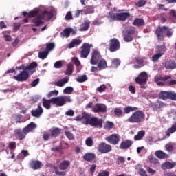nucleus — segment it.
Segmentation results:
<instances>
[{
    "mask_svg": "<svg viewBox=\"0 0 176 176\" xmlns=\"http://www.w3.org/2000/svg\"><path fill=\"white\" fill-rule=\"evenodd\" d=\"M82 41L78 38H74L72 41L68 45L69 49H72L75 46H79L82 43Z\"/></svg>",
    "mask_w": 176,
    "mask_h": 176,
    "instance_id": "29",
    "label": "nucleus"
},
{
    "mask_svg": "<svg viewBox=\"0 0 176 176\" xmlns=\"http://www.w3.org/2000/svg\"><path fill=\"white\" fill-rule=\"evenodd\" d=\"M106 89L107 86L105 84H102L100 87H97L96 90L98 91V93H103V91H105Z\"/></svg>",
    "mask_w": 176,
    "mask_h": 176,
    "instance_id": "58",
    "label": "nucleus"
},
{
    "mask_svg": "<svg viewBox=\"0 0 176 176\" xmlns=\"http://www.w3.org/2000/svg\"><path fill=\"white\" fill-rule=\"evenodd\" d=\"M164 107V103L162 101H157L155 103V104L152 105V108L153 111H157V109H160Z\"/></svg>",
    "mask_w": 176,
    "mask_h": 176,
    "instance_id": "38",
    "label": "nucleus"
},
{
    "mask_svg": "<svg viewBox=\"0 0 176 176\" xmlns=\"http://www.w3.org/2000/svg\"><path fill=\"white\" fill-rule=\"evenodd\" d=\"M113 126L114 124H113L112 122L107 121L104 126V129H107L108 130H111V129H113Z\"/></svg>",
    "mask_w": 176,
    "mask_h": 176,
    "instance_id": "54",
    "label": "nucleus"
},
{
    "mask_svg": "<svg viewBox=\"0 0 176 176\" xmlns=\"http://www.w3.org/2000/svg\"><path fill=\"white\" fill-rule=\"evenodd\" d=\"M133 39H134V38L130 34H125V36H124V42H131Z\"/></svg>",
    "mask_w": 176,
    "mask_h": 176,
    "instance_id": "59",
    "label": "nucleus"
},
{
    "mask_svg": "<svg viewBox=\"0 0 176 176\" xmlns=\"http://www.w3.org/2000/svg\"><path fill=\"white\" fill-rule=\"evenodd\" d=\"M145 121V113L141 110H136L132 115L127 119L129 123H142Z\"/></svg>",
    "mask_w": 176,
    "mask_h": 176,
    "instance_id": "1",
    "label": "nucleus"
},
{
    "mask_svg": "<svg viewBox=\"0 0 176 176\" xmlns=\"http://www.w3.org/2000/svg\"><path fill=\"white\" fill-rule=\"evenodd\" d=\"M167 28L168 29L165 30L166 35L168 38H171V36H173V29H170L168 26Z\"/></svg>",
    "mask_w": 176,
    "mask_h": 176,
    "instance_id": "57",
    "label": "nucleus"
},
{
    "mask_svg": "<svg viewBox=\"0 0 176 176\" xmlns=\"http://www.w3.org/2000/svg\"><path fill=\"white\" fill-rule=\"evenodd\" d=\"M65 134L69 140H73L74 139V134H72V133H71V131H65Z\"/></svg>",
    "mask_w": 176,
    "mask_h": 176,
    "instance_id": "62",
    "label": "nucleus"
},
{
    "mask_svg": "<svg viewBox=\"0 0 176 176\" xmlns=\"http://www.w3.org/2000/svg\"><path fill=\"white\" fill-rule=\"evenodd\" d=\"M93 47V45L85 43L81 46V51L80 52V57L81 58H87L90 54V49Z\"/></svg>",
    "mask_w": 176,
    "mask_h": 176,
    "instance_id": "2",
    "label": "nucleus"
},
{
    "mask_svg": "<svg viewBox=\"0 0 176 176\" xmlns=\"http://www.w3.org/2000/svg\"><path fill=\"white\" fill-rule=\"evenodd\" d=\"M107 19L109 21H116V13H113V12H109V14L107 15Z\"/></svg>",
    "mask_w": 176,
    "mask_h": 176,
    "instance_id": "47",
    "label": "nucleus"
},
{
    "mask_svg": "<svg viewBox=\"0 0 176 176\" xmlns=\"http://www.w3.org/2000/svg\"><path fill=\"white\" fill-rule=\"evenodd\" d=\"M166 30H168L167 26L159 27L155 30V34L159 41H162V39L164 38V33Z\"/></svg>",
    "mask_w": 176,
    "mask_h": 176,
    "instance_id": "9",
    "label": "nucleus"
},
{
    "mask_svg": "<svg viewBox=\"0 0 176 176\" xmlns=\"http://www.w3.org/2000/svg\"><path fill=\"white\" fill-rule=\"evenodd\" d=\"M175 166V162H170L167 161L162 164L161 168H162V170H171V168H174Z\"/></svg>",
    "mask_w": 176,
    "mask_h": 176,
    "instance_id": "23",
    "label": "nucleus"
},
{
    "mask_svg": "<svg viewBox=\"0 0 176 176\" xmlns=\"http://www.w3.org/2000/svg\"><path fill=\"white\" fill-rule=\"evenodd\" d=\"M51 132V137H53V138H56V137H58L60 134L61 133V129L60 128H54L50 129Z\"/></svg>",
    "mask_w": 176,
    "mask_h": 176,
    "instance_id": "32",
    "label": "nucleus"
},
{
    "mask_svg": "<svg viewBox=\"0 0 176 176\" xmlns=\"http://www.w3.org/2000/svg\"><path fill=\"white\" fill-rule=\"evenodd\" d=\"M176 131V122L173 124L170 128H168L166 131V137H170L171 134H174Z\"/></svg>",
    "mask_w": 176,
    "mask_h": 176,
    "instance_id": "39",
    "label": "nucleus"
},
{
    "mask_svg": "<svg viewBox=\"0 0 176 176\" xmlns=\"http://www.w3.org/2000/svg\"><path fill=\"white\" fill-rule=\"evenodd\" d=\"M131 145H133V141L130 140H126V141H123L121 142L120 148L121 149H129V148H130Z\"/></svg>",
    "mask_w": 176,
    "mask_h": 176,
    "instance_id": "26",
    "label": "nucleus"
},
{
    "mask_svg": "<svg viewBox=\"0 0 176 176\" xmlns=\"http://www.w3.org/2000/svg\"><path fill=\"white\" fill-rule=\"evenodd\" d=\"M144 24H145V21L141 18H135L133 22V25L135 27H142Z\"/></svg>",
    "mask_w": 176,
    "mask_h": 176,
    "instance_id": "31",
    "label": "nucleus"
},
{
    "mask_svg": "<svg viewBox=\"0 0 176 176\" xmlns=\"http://www.w3.org/2000/svg\"><path fill=\"white\" fill-rule=\"evenodd\" d=\"M102 59V56H101L100 52H98V50H94L92 52L91 58L90 60L91 65H97V64H98V62Z\"/></svg>",
    "mask_w": 176,
    "mask_h": 176,
    "instance_id": "5",
    "label": "nucleus"
},
{
    "mask_svg": "<svg viewBox=\"0 0 176 176\" xmlns=\"http://www.w3.org/2000/svg\"><path fill=\"white\" fill-rule=\"evenodd\" d=\"M83 159L85 162H96V154L94 153H88L83 155Z\"/></svg>",
    "mask_w": 176,
    "mask_h": 176,
    "instance_id": "25",
    "label": "nucleus"
},
{
    "mask_svg": "<svg viewBox=\"0 0 176 176\" xmlns=\"http://www.w3.org/2000/svg\"><path fill=\"white\" fill-rule=\"evenodd\" d=\"M82 119H85V124H89V122H90V116H89V114H87L86 112H83L82 116L79 115L76 116V120L77 122H80V120H82Z\"/></svg>",
    "mask_w": 176,
    "mask_h": 176,
    "instance_id": "19",
    "label": "nucleus"
},
{
    "mask_svg": "<svg viewBox=\"0 0 176 176\" xmlns=\"http://www.w3.org/2000/svg\"><path fill=\"white\" fill-rule=\"evenodd\" d=\"M162 56H163V54H162L161 53L154 54L152 56V61H154V63H157V61H159V59L160 58V57H162Z\"/></svg>",
    "mask_w": 176,
    "mask_h": 176,
    "instance_id": "50",
    "label": "nucleus"
},
{
    "mask_svg": "<svg viewBox=\"0 0 176 176\" xmlns=\"http://www.w3.org/2000/svg\"><path fill=\"white\" fill-rule=\"evenodd\" d=\"M159 97L162 100H167V98L173 100V91H161L159 94Z\"/></svg>",
    "mask_w": 176,
    "mask_h": 176,
    "instance_id": "21",
    "label": "nucleus"
},
{
    "mask_svg": "<svg viewBox=\"0 0 176 176\" xmlns=\"http://www.w3.org/2000/svg\"><path fill=\"white\" fill-rule=\"evenodd\" d=\"M145 137V131H140L138 132V134L134 136L135 141H140Z\"/></svg>",
    "mask_w": 176,
    "mask_h": 176,
    "instance_id": "37",
    "label": "nucleus"
},
{
    "mask_svg": "<svg viewBox=\"0 0 176 176\" xmlns=\"http://www.w3.org/2000/svg\"><path fill=\"white\" fill-rule=\"evenodd\" d=\"M138 174L140 176H148V173H146V170L144 168H140L138 170Z\"/></svg>",
    "mask_w": 176,
    "mask_h": 176,
    "instance_id": "63",
    "label": "nucleus"
},
{
    "mask_svg": "<svg viewBox=\"0 0 176 176\" xmlns=\"http://www.w3.org/2000/svg\"><path fill=\"white\" fill-rule=\"evenodd\" d=\"M71 166V162L69 160H63L59 164V170L64 171L68 170Z\"/></svg>",
    "mask_w": 176,
    "mask_h": 176,
    "instance_id": "22",
    "label": "nucleus"
},
{
    "mask_svg": "<svg viewBox=\"0 0 176 176\" xmlns=\"http://www.w3.org/2000/svg\"><path fill=\"white\" fill-rule=\"evenodd\" d=\"M52 104H56L58 107H63L65 105L64 98L63 96H58L56 98H51Z\"/></svg>",
    "mask_w": 176,
    "mask_h": 176,
    "instance_id": "16",
    "label": "nucleus"
},
{
    "mask_svg": "<svg viewBox=\"0 0 176 176\" xmlns=\"http://www.w3.org/2000/svg\"><path fill=\"white\" fill-rule=\"evenodd\" d=\"M43 20L42 16L38 14L36 18L32 20V26L39 27V25H42V24H43Z\"/></svg>",
    "mask_w": 176,
    "mask_h": 176,
    "instance_id": "18",
    "label": "nucleus"
},
{
    "mask_svg": "<svg viewBox=\"0 0 176 176\" xmlns=\"http://www.w3.org/2000/svg\"><path fill=\"white\" fill-rule=\"evenodd\" d=\"M94 13V7L87 6L85 9L81 10V14H91Z\"/></svg>",
    "mask_w": 176,
    "mask_h": 176,
    "instance_id": "27",
    "label": "nucleus"
},
{
    "mask_svg": "<svg viewBox=\"0 0 176 176\" xmlns=\"http://www.w3.org/2000/svg\"><path fill=\"white\" fill-rule=\"evenodd\" d=\"M164 68H166V69H175L176 62L174 60H169L165 62Z\"/></svg>",
    "mask_w": 176,
    "mask_h": 176,
    "instance_id": "24",
    "label": "nucleus"
},
{
    "mask_svg": "<svg viewBox=\"0 0 176 176\" xmlns=\"http://www.w3.org/2000/svg\"><path fill=\"white\" fill-rule=\"evenodd\" d=\"M86 80H87V76L86 74L76 78V82H78L79 83H83V82H86Z\"/></svg>",
    "mask_w": 176,
    "mask_h": 176,
    "instance_id": "49",
    "label": "nucleus"
},
{
    "mask_svg": "<svg viewBox=\"0 0 176 176\" xmlns=\"http://www.w3.org/2000/svg\"><path fill=\"white\" fill-rule=\"evenodd\" d=\"M131 14L130 12H117L116 13V21H126L127 19H129Z\"/></svg>",
    "mask_w": 176,
    "mask_h": 176,
    "instance_id": "14",
    "label": "nucleus"
},
{
    "mask_svg": "<svg viewBox=\"0 0 176 176\" xmlns=\"http://www.w3.org/2000/svg\"><path fill=\"white\" fill-rule=\"evenodd\" d=\"M51 102L52 99L47 100L45 98H43V107H44V108H45L46 109H50V108H52V106L50 104Z\"/></svg>",
    "mask_w": 176,
    "mask_h": 176,
    "instance_id": "42",
    "label": "nucleus"
},
{
    "mask_svg": "<svg viewBox=\"0 0 176 176\" xmlns=\"http://www.w3.org/2000/svg\"><path fill=\"white\" fill-rule=\"evenodd\" d=\"M72 32V28H65L63 30V32H60V36L62 38H69Z\"/></svg>",
    "mask_w": 176,
    "mask_h": 176,
    "instance_id": "35",
    "label": "nucleus"
},
{
    "mask_svg": "<svg viewBox=\"0 0 176 176\" xmlns=\"http://www.w3.org/2000/svg\"><path fill=\"white\" fill-rule=\"evenodd\" d=\"M135 82L138 85H146L148 82V74L146 72H141L137 78H135Z\"/></svg>",
    "mask_w": 176,
    "mask_h": 176,
    "instance_id": "6",
    "label": "nucleus"
},
{
    "mask_svg": "<svg viewBox=\"0 0 176 176\" xmlns=\"http://www.w3.org/2000/svg\"><path fill=\"white\" fill-rule=\"evenodd\" d=\"M69 78L65 77L63 79L59 80L58 82H55V86H58V87H63L65 83H68Z\"/></svg>",
    "mask_w": 176,
    "mask_h": 176,
    "instance_id": "34",
    "label": "nucleus"
},
{
    "mask_svg": "<svg viewBox=\"0 0 176 176\" xmlns=\"http://www.w3.org/2000/svg\"><path fill=\"white\" fill-rule=\"evenodd\" d=\"M92 111L93 112H95V113H100V112L104 113L107 112V106H105V104L97 103L93 107Z\"/></svg>",
    "mask_w": 176,
    "mask_h": 176,
    "instance_id": "11",
    "label": "nucleus"
},
{
    "mask_svg": "<svg viewBox=\"0 0 176 176\" xmlns=\"http://www.w3.org/2000/svg\"><path fill=\"white\" fill-rule=\"evenodd\" d=\"M30 166L32 170H38L41 168L42 162L41 161L33 160L30 162Z\"/></svg>",
    "mask_w": 176,
    "mask_h": 176,
    "instance_id": "28",
    "label": "nucleus"
},
{
    "mask_svg": "<svg viewBox=\"0 0 176 176\" xmlns=\"http://www.w3.org/2000/svg\"><path fill=\"white\" fill-rule=\"evenodd\" d=\"M171 76H166V77H162V76H156L155 77V81L158 85V86H164V82L166 80H168Z\"/></svg>",
    "mask_w": 176,
    "mask_h": 176,
    "instance_id": "15",
    "label": "nucleus"
},
{
    "mask_svg": "<svg viewBox=\"0 0 176 176\" xmlns=\"http://www.w3.org/2000/svg\"><path fill=\"white\" fill-rule=\"evenodd\" d=\"M25 131L26 132L27 134L28 133H31L32 130H35L36 129V124L34 122H30L29 124H28L25 128H23Z\"/></svg>",
    "mask_w": 176,
    "mask_h": 176,
    "instance_id": "30",
    "label": "nucleus"
},
{
    "mask_svg": "<svg viewBox=\"0 0 176 176\" xmlns=\"http://www.w3.org/2000/svg\"><path fill=\"white\" fill-rule=\"evenodd\" d=\"M49 54V52L47 51H43L41 52H38V57L41 59V60H45V58H46L47 57Z\"/></svg>",
    "mask_w": 176,
    "mask_h": 176,
    "instance_id": "48",
    "label": "nucleus"
},
{
    "mask_svg": "<svg viewBox=\"0 0 176 176\" xmlns=\"http://www.w3.org/2000/svg\"><path fill=\"white\" fill-rule=\"evenodd\" d=\"M74 91V88L72 87H67L63 90L64 94H72Z\"/></svg>",
    "mask_w": 176,
    "mask_h": 176,
    "instance_id": "56",
    "label": "nucleus"
},
{
    "mask_svg": "<svg viewBox=\"0 0 176 176\" xmlns=\"http://www.w3.org/2000/svg\"><path fill=\"white\" fill-rule=\"evenodd\" d=\"M98 151L100 153H109L112 151V146L105 142L100 143L98 146Z\"/></svg>",
    "mask_w": 176,
    "mask_h": 176,
    "instance_id": "7",
    "label": "nucleus"
},
{
    "mask_svg": "<svg viewBox=\"0 0 176 176\" xmlns=\"http://www.w3.org/2000/svg\"><path fill=\"white\" fill-rule=\"evenodd\" d=\"M90 27V21H86L84 23L81 24L79 31H87Z\"/></svg>",
    "mask_w": 176,
    "mask_h": 176,
    "instance_id": "40",
    "label": "nucleus"
},
{
    "mask_svg": "<svg viewBox=\"0 0 176 176\" xmlns=\"http://www.w3.org/2000/svg\"><path fill=\"white\" fill-rule=\"evenodd\" d=\"M106 141H108V142L111 144V145H118V144H119V141H120V138L118 135L113 134L107 137Z\"/></svg>",
    "mask_w": 176,
    "mask_h": 176,
    "instance_id": "12",
    "label": "nucleus"
},
{
    "mask_svg": "<svg viewBox=\"0 0 176 176\" xmlns=\"http://www.w3.org/2000/svg\"><path fill=\"white\" fill-rule=\"evenodd\" d=\"M43 113V108H42V105L41 104H38V108L36 109H32L31 111V115L33 118H41L42 114Z\"/></svg>",
    "mask_w": 176,
    "mask_h": 176,
    "instance_id": "13",
    "label": "nucleus"
},
{
    "mask_svg": "<svg viewBox=\"0 0 176 176\" xmlns=\"http://www.w3.org/2000/svg\"><path fill=\"white\" fill-rule=\"evenodd\" d=\"M72 72H74V65H67V69L65 72V75H72Z\"/></svg>",
    "mask_w": 176,
    "mask_h": 176,
    "instance_id": "46",
    "label": "nucleus"
},
{
    "mask_svg": "<svg viewBox=\"0 0 176 176\" xmlns=\"http://www.w3.org/2000/svg\"><path fill=\"white\" fill-rule=\"evenodd\" d=\"M135 111H138V107L128 106L124 108V113H126V114L130 113V112H134Z\"/></svg>",
    "mask_w": 176,
    "mask_h": 176,
    "instance_id": "41",
    "label": "nucleus"
},
{
    "mask_svg": "<svg viewBox=\"0 0 176 176\" xmlns=\"http://www.w3.org/2000/svg\"><path fill=\"white\" fill-rule=\"evenodd\" d=\"M36 16H39V9L36 8L31 10L28 12V17H36Z\"/></svg>",
    "mask_w": 176,
    "mask_h": 176,
    "instance_id": "45",
    "label": "nucleus"
},
{
    "mask_svg": "<svg viewBox=\"0 0 176 176\" xmlns=\"http://www.w3.org/2000/svg\"><path fill=\"white\" fill-rule=\"evenodd\" d=\"M30 75H32L31 71H21L16 76H14L13 78L15 79V80H17V82H25V80L30 78Z\"/></svg>",
    "mask_w": 176,
    "mask_h": 176,
    "instance_id": "3",
    "label": "nucleus"
},
{
    "mask_svg": "<svg viewBox=\"0 0 176 176\" xmlns=\"http://www.w3.org/2000/svg\"><path fill=\"white\" fill-rule=\"evenodd\" d=\"M155 156L158 159H167L168 157V155L162 151H157L155 152Z\"/></svg>",
    "mask_w": 176,
    "mask_h": 176,
    "instance_id": "36",
    "label": "nucleus"
},
{
    "mask_svg": "<svg viewBox=\"0 0 176 176\" xmlns=\"http://www.w3.org/2000/svg\"><path fill=\"white\" fill-rule=\"evenodd\" d=\"M14 135H16L19 140L21 141L22 140H24V138H25L27 135V132L25 131V129H24V128L23 129V130H21V129H17L14 130Z\"/></svg>",
    "mask_w": 176,
    "mask_h": 176,
    "instance_id": "17",
    "label": "nucleus"
},
{
    "mask_svg": "<svg viewBox=\"0 0 176 176\" xmlns=\"http://www.w3.org/2000/svg\"><path fill=\"white\" fill-rule=\"evenodd\" d=\"M114 114L116 115V116L120 118V116H122V115H123V111H122L120 108H116L114 109Z\"/></svg>",
    "mask_w": 176,
    "mask_h": 176,
    "instance_id": "55",
    "label": "nucleus"
},
{
    "mask_svg": "<svg viewBox=\"0 0 176 176\" xmlns=\"http://www.w3.org/2000/svg\"><path fill=\"white\" fill-rule=\"evenodd\" d=\"M144 57L139 56L138 57L135 58V61L136 64H138V65H140L141 67H144L145 65L144 64Z\"/></svg>",
    "mask_w": 176,
    "mask_h": 176,
    "instance_id": "44",
    "label": "nucleus"
},
{
    "mask_svg": "<svg viewBox=\"0 0 176 176\" xmlns=\"http://www.w3.org/2000/svg\"><path fill=\"white\" fill-rule=\"evenodd\" d=\"M54 68L60 69L63 67V60H58L54 64Z\"/></svg>",
    "mask_w": 176,
    "mask_h": 176,
    "instance_id": "60",
    "label": "nucleus"
},
{
    "mask_svg": "<svg viewBox=\"0 0 176 176\" xmlns=\"http://www.w3.org/2000/svg\"><path fill=\"white\" fill-rule=\"evenodd\" d=\"M56 45H54V43H50L46 45V51L49 53V52H52L53 49H54V47Z\"/></svg>",
    "mask_w": 176,
    "mask_h": 176,
    "instance_id": "53",
    "label": "nucleus"
},
{
    "mask_svg": "<svg viewBox=\"0 0 176 176\" xmlns=\"http://www.w3.org/2000/svg\"><path fill=\"white\" fill-rule=\"evenodd\" d=\"M135 34V29L131 28L129 30H126L124 32V35H134Z\"/></svg>",
    "mask_w": 176,
    "mask_h": 176,
    "instance_id": "51",
    "label": "nucleus"
},
{
    "mask_svg": "<svg viewBox=\"0 0 176 176\" xmlns=\"http://www.w3.org/2000/svg\"><path fill=\"white\" fill-rule=\"evenodd\" d=\"M88 124H90L92 127H100V129H102V120L96 117L91 118Z\"/></svg>",
    "mask_w": 176,
    "mask_h": 176,
    "instance_id": "8",
    "label": "nucleus"
},
{
    "mask_svg": "<svg viewBox=\"0 0 176 176\" xmlns=\"http://www.w3.org/2000/svg\"><path fill=\"white\" fill-rule=\"evenodd\" d=\"M97 64L99 71H102V69H105V68L107 67V60H105L104 58H102Z\"/></svg>",
    "mask_w": 176,
    "mask_h": 176,
    "instance_id": "33",
    "label": "nucleus"
},
{
    "mask_svg": "<svg viewBox=\"0 0 176 176\" xmlns=\"http://www.w3.org/2000/svg\"><path fill=\"white\" fill-rule=\"evenodd\" d=\"M85 144L87 146L91 147L93 145H94V142L93 141V138H88L85 140Z\"/></svg>",
    "mask_w": 176,
    "mask_h": 176,
    "instance_id": "52",
    "label": "nucleus"
},
{
    "mask_svg": "<svg viewBox=\"0 0 176 176\" xmlns=\"http://www.w3.org/2000/svg\"><path fill=\"white\" fill-rule=\"evenodd\" d=\"M148 160L149 163H151V164H153V166H156V164H159V160L153 157V155H149L148 157Z\"/></svg>",
    "mask_w": 176,
    "mask_h": 176,
    "instance_id": "43",
    "label": "nucleus"
},
{
    "mask_svg": "<svg viewBox=\"0 0 176 176\" xmlns=\"http://www.w3.org/2000/svg\"><path fill=\"white\" fill-rule=\"evenodd\" d=\"M43 20L49 21L51 19H53V12L50 11L44 10L42 14H39Z\"/></svg>",
    "mask_w": 176,
    "mask_h": 176,
    "instance_id": "20",
    "label": "nucleus"
},
{
    "mask_svg": "<svg viewBox=\"0 0 176 176\" xmlns=\"http://www.w3.org/2000/svg\"><path fill=\"white\" fill-rule=\"evenodd\" d=\"M36 67H38V63H36V62H32L29 66L22 65L19 67L18 69H23V71H30L31 74H33L34 72H35L34 68H36Z\"/></svg>",
    "mask_w": 176,
    "mask_h": 176,
    "instance_id": "10",
    "label": "nucleus"
},
{
    "mask_svg": "<svg viewBox=\"0 0 176 176\" xmlns=\"http://www.w3.org/2000/svg\"><path fill=\"white\" fill-rule=\"evenodd\" d=\"M126 162V160L124 157H118L117 160V164L118 166H120V164H124V162Z\"/></svg>",
    "mask_w": 176,
    "mask_h": 176,
    "instance_id": "61",
    "label": "nucleus"
},
{
    "mask_svg": "<svg viewBox=\"0 0 176 176\" xmlns=\"http://www.w3.org/2000/svg\"><path fill=\"white\" fill-rule=\"evenodd\" d=\"M97 176H109V171L102 170L100 172Z\"/></svg>",
    "mask_w": 176,
    "mask_h": 176,
    "instance_id": "64",
    "label": "nucleus"
},
{
    "mask_svg": "<svg viewBox=\"0 0 176 176\" xmlns=\"http://www.w3.org/2000/svg\"><path fill=\"white\" fill-rule=\"evenodd\" d=\"M120 49V42L116 38H113L109 42V50L112 53Z\"/></svg>",
    "mask_w": 176,
    "mask_h": 176,
    "instance_id": "4",
    "label": "nucleus"
}]
</instances>
